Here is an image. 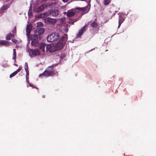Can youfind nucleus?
<instances>
[{
  "label": "nucleus",
  "mask_w": 156,
  "mask_h": 156,
  "mask_svg": "<svg viewBox=\"0 0 156 156\" xmlns=\"http://www.w3.org/2000/svg\"><path fill=\"white\" fill-rule=\"evenodd\" d=\"M41 36H37L36 35H29V39L31 40V45L32 46L36 47L39 44L38 39H41Z\"/></svg>",
  "instance_id": "obj_1"
},
{
  "label": "nucleus",
  "mask_w": 156,
  "mask_h": 156,
  "mask_svg": "<svg viewBox=\"0 0 156 156\" xmlns=\"http://www.w3.org/2000/svg\"><path fill=\"white\" fill-rule=\"evenodd\" d=\"M118 14L119 15V24L118 27V28L120 26L122 23L125 20V16H126V15L123 13L122 12L119 13Z\"/></svg>",
  "instance_id": "obj_4"
},
{
  "label": "nucleus",
  "mask_w": 156,
  "mask_h": 156,
  "mask_svg": "<svg viewBox=\"0 0 156 156\" xmlns=\"http://www.w3.org/2000/svg\"><path fill=\"white\" fill-rule=\"evenodd\" d=\"M56 46L57 49L58 48L59 49H61L63 47V43L61 41L58 42Z\"/></svg>",
  "instance_id": "obj_16"
},
{
  "label": "nucleus",
  "mask_w": 156,
  "mask_h": 156,
  "mask_svg": "<svg viewBox=\"0 0 156 156\" xmlns=\"http://www.w3.org/2000/svg\"><path fill=\"white\" fill-rule=\"evenodd\" d=\"M51 5V4H50L49 5V6H50Z\"/></svg>",
  "instance_id": "obj_40"
},
{
  "label": "nucleus",
  "mask_w": 156,
  "mask_h": 156,
  "mask_svg": "<svg viewBox=\"0 0 156 156\" xmlns=\"http://www.w3.org/2000/svg\"><path fill=\"white\" fill-rule=\"evenodd\" d=\"M12 59L14 60L15 61L16 59V52L15 49H13V54Z\"/></svg>",
  "instance_id": "obj_22"
},
{
  "label": "nucleus",
  "mask_w": 156,
  "mask_h": 156,
  "mask_svg": "<svg viewBox=\"0 0 156 156\" xmlns=\"http://www.w3.org/2000/svg\"><path fill=\"white\" fill-rule=\"evenodd\" d=\"M26 82H27V83H28V84H29V83H29V81L28 80H26Z\"/></svg>",
  "instance_id": "obj_37"
},
{
  "label": "nucleus",
  "mask_w": 156,
  "mask_h": 156,
  "mask_svg": "<svg viewBox=\"0 0 156 156\" xmlns=\"http://www.w3.org/2000/svg\"><path fill=\"white\" fill-rule=\"evenodd\" d=\"M30 53L33 55H39L40 54V52L38 49H30Z\"/></svg>",
  "instance_id": "obj_9"
},
{
  "label": "nucleus",
  "mask_w": 156,
  "mask_h": 156,
  "mask_svg": "<svg viewBox=\"0 0 156 156\" xmlns=\"http://www.w3.org/2000/svg\"><path fill=\"white\" fill-rule=\"evenodd\" d=\"M86 26V25L85 26L83 27L80 30H79L78 33L76 34V37H79L83 34V33L86 30L85 27Z\"/></svg>",
  "instance_id": "obj_13"
},
{
  "label": "nucleus",
  "mask_w": 156,
  "mask_h": 156,
  "mask_svg": "<svg viewBox=\"0 0 156 156\" xmlns=\"http://www.w3.org/2000/svg\"><path fill=\"white\" fill-rule=\"evenodd\" d=\"M90 4L89 3H88V5L85 7H78L76 8V9L82 11L84 13H88L90 11Z\"/></svg>",
  "instance_id": "obj_5"
},
{
  "label": "nucleus",
  "mask_w": 156,
  "mask_h": 156,
  "mask_svg": "<svg viewBox=\"0 0 156 156\" xmlns=\"http://www.w3.org/2000/svg\"><path fill=\"white\" fill-rule=\"evenodd\" d=\"M24 69L26 72H29L28 66V64L27 62L25 63V65L24 67Z\"/></svg>",
  "instance_id": "obj_24"
},
{
  "label": "nucleus",
  "mask_w": 156,
  "mask_h": 156,
  "mask_svg": "<svg viewBox=\"0 0 156 156\" xmlns=\"http://www.w3.org/2000/svg\"><path fill=\"white\" fill-rule=\"evenodd\" d=\"M77 20H76L73 21V23H72V24H74V22L76 21Z\"/></svg>",
  "instance_id": "obj_36"
},
{
  "label": "nucleus",
  "mask_w": 156,
  "mask_h": 156,
  "mask_svg": "<svg viewBox=\"0 0 156 156\" xmlns=\"http://www.w3.org/2000/svg\"><path fill=\"white\" fill-rule=\"evenodd\" d=\"M50 15H51L50 10L44 13L43 14H40L39 17H40L45 18L47 16H49Z\"/></svg>",
  "instance_id": "obj_14"
},
{
  "label": "nucleus",
  "mask_w": 156,
  "mask_h": 156,
  "mask_svg": "<svg viewBox=\"0 0 156 156\" xmlns=\"http://www.w3.org/2000/svg\"><path fill=\"white\" fill-rule=\"evenodd\" d=\"M27 87H28V85H27Z\"/></svg>",
  "instance_id": "obj_39"
},
{
  "label": "nucleus",
  "mask_w": 156,
  "mask_h": 156,
  "mask_svg": "<svg viewBox=\"0 0 156 156\" xmlns=\"http://www.w3.org/2000/svg\"><path fill=\"white\" fill-rule=\"evenodd\" d=\"M59 34L57 33H52L47 37V41L49 42H53L57 40L59 38Z\"/></svg>",
  "instance_id": "obj_2"
},
{
  "label": "nucleus",
  "mask_w": 156,
  "mask_h": 156,
  "mask_svg": "<svg viewBox=\"0 0 156 156\" xmlns=\"http://www.w3.org/2000/svg\"><path fill=\"white\" fill-rule=\"evenodd\" d=\"M44 28H37L34 31V34L37 36H39L40 35L44 34Z\"/></svg>",
  "instance_id": "obj_8"
},
{
  "label": "nucleus",
  "mask_w": 156,
  "mask_h": 156,
  "mask_svg": "<svg viewBox=\"0 0 156 156\" xmlns=\"http://www.w3.org/2000/svg\"><path fill=\"white\" fill-rule=\"evenodd\" d=\"M47 21L48 22H50L52 23H55L56 22L55 19H51L50 18H47Z\"/></svg>",
  "instance_id": "obj_20"
},
{
  "label": "nucleus",
  "mask_w": 156,
  "mask_h": 156,
  "mask_svg": "<svg viewBox=\"0 0 156 156\" xmlns=\"http://www.w3.org/2000/svg\"><path fill=\"white\" fill-rule=\"evenodd\" d=\"M14 36L15 35L14 34L9 33L6 35V39L7 40H9L11 39L12 37H14Z\"/></svg>",
  "instance_id": "obj_15"
},
{
  "label": "nucleus",
  "mask_w": 156,
  "mask_h": 156,
  "mask_svg": "<svg viewBox=\"0 0 156 156\" xmlns=\"http://www.w3.org/2000/svg\"><path fill=\"white\" fill-rule=\"evenodd\" d=\"M29 86L30 87H32L33 88H36V89L37 88V87L36 86H35L33 84H32L31 83H29Z\"/></svg>",
  "instance_id": "obj_29"
},
{
  "label": "nucleus",
  "mask_w": 156,
  "mask_h": 156,
  "mask_svg": "<svg viewBox=\"0 0 156 156\" xmlns=\"http://www.w3.org/2000/svg\"><path fill=\"white\" fill-rule=\"evenodd\" d=\"M32 25L31 24L28 25L26 27V31L27 33V36L29 37V35L31 32L32 29Z\"/></svg>",
  "instance_id": "obj_10"
},
{
  "label": "nucleus",
  "mask_w": 156,
  "mask_h": 156,
  "mask_svg": "<svg viewBox=\"0 0 156 156\" xmlns=\"http://www.w3.org/2000/svg\"><path fill=\"white\" fill-rule=\"evenodd\" d=\"M51 15L53 16H56L58 14V10L57 9H51L50 10Z\"/></svg>",
  "instance_id": "obj_12"
},
{
  "label": "nucleus",
  "mask_w": 156,
  "mask_h": 156,
  "mask_svg": "<svg viewBox=\"0 0 156 156\" xmlns=\"http://www.w3.org/2000/svg\"><path fill=\"white\" fill-rule=\"evenodd\" d=\"M12 32L13 33H16V28H15V27L14 28L13 30L12 31Z\"/></svg>",
  "instance_id": "obj_32"
},
{
  "label": "nucleus",
  "mask_w": 156,
  "mask_h": 156,
  "mask_svg": "<svg viewBox=\"0 0 156 156\" xmlns=\"http://www.w3.org/2000/svg\"><path fill=\"white\" fill-rule=\"evenodd\" d=\"M46 45L44 43H41L39 45V48L41 49L42 51L44 52L45 51L44 48L45 47Z\"/></svg>",
  "instance_id": "obj_17"
},
{
  "label": "nucleus",
  "mask_w": 156,
  "mask_h": 156,
  "mask_svg": "<svg viewBox=\"0 0 156 156\" xmlns=\"http://www.w3.org/2000/svg\"><path fill=\"white\" fill-rule=\"evenodd\" d=\"M75 15V13L73 12L68 11L66 14V15L68 17L72 16Z\"/></svg>",
  "instance_id": "obj_19"
},
{
  "label": "nucleus",
  "mask_w": 156,
  "mask_h": 156,
  "mask_svg": "<svg viewBox=\"0 0 156 156\" xmlns=\"http://www.w3.org/2000/svg\"><path fill=\"white\" fill-rule=\"evenodd\" d=\"M48 6L47 4L43 3L34 9V12L37 13L39 12L46 8Z\"/></svg>",
  "instance_id": "obj_6"
},
{
  "label": "nucleus",
  "mask_w": 156,
  "mask_h": 156,
  "mask_svg": "<svg viewBox=\"0 0 156 156\" xmlns=\"http://www.w3.org/2000/svg\"><path fill=\"white\" fill-rule=\"evenodd\" d=\"M26 80H28V77H26Z\"/></svg>",
  "instance_id": "obj_38"
},
{
  "label": "nucleus",
  "mask_w": 156,
  "mask_h": 156,
  "mask_svg": "<svg viewBox=\"0 0 156 156\" xmlns=\"http://www.w3.org/2000/svg\"><path fill=\"white\" fill-rule=\"evenodd\" d=\"M21 68L20 67H19L18 69L15 71V72H16V74H17L18 72H19L21 70Z\"/></svg>",
  "instance_id": "obj_31"
},
{
  "label": "nucleus",
  "mask_w": 156,
  "mask_h": 156,
  "mask_svg": "<svg viewBox=\"0 0 156 156\" xmlns=\"http://www.w3.org/2000/svg\"><path fill=\"white\" fill-rule=\"evenodd\" d=\"M55 74L54 70L52 69L51 70L46 69L42 73L40 74L39 76H44L46 77L52 76Z\"/></svg>",
  "instance_id": "obj_3"
},
{
  "label": "nucleus",
  "mask_w": 156,
  "mask_h": 156,
  "mask_svg": "<svg viewBox=\"0 0 156 156\" xmlns=\"http://www.w3.org/2000/svg\"><path fill=\"white\" fill-rule=\"evenodd\" d=\"M68 36L67 34H65L61 39V41H62L66 42Z\"/></svg>",
  "instance_id": "obj_18"
},
{
  "label": "nucleus",
  "mask_w": 156,
  "mask_h": 156,
  "mask_svg": "<svg viewBox=\"0 0 156 156\" xmlns=\"http://www.w3.org/2000/svg\"><path fill=\"white\" fill-rule=\"evenodd\" d=\"M98 25V23L95 22V21H93V22L91 25V27L93 28H95L96 27H97Z\"/></svg>",
  "instance_id": "obj_23"
},
{
  "label": "nucleus",
  "mask_w": 156,
  "mask_h": 156,
  "mask_svg": "<svg viewBox=\"0 0 156 156\" xmlns=\"http://www.w3.org/2000/svg\"><path fill=\"white\" fill-rule=\"evenodd\" d=\"M16 72L15 71L10 75V77H12L16 75Z\"/></svg>",
  "instance_id": "obj_27"
},
{
  "label": "nucleus",
  "mask_w": 156,
  "mask_h": 156,
  "mask_svg": "<svg viewBox=\"0 0 156 156\" xmlns=\"http://www.w3.org/2000/svg\"><path fill=\"white\" fill-rule=\"evenodd\" d=\"M47 50L51 52H53L57 50L56 46L53 44L48 45L46 46Z\"/></svg>",
  "instance_id": "obj_7"
},
{
  "label": "nucleus",
  "mask_w": 156,
  "mask_h": 156,
  "mask_svg": "<svg viewBox=\"0 0 156 156\" xmlns=\"http://www.w3.org/2000/svg\"><path fill=\"white\" fill-rule=\"evenodd\" d=\"M12 42L15 44H16L18 42V41L17 40L13 38L12 39Z\"/></svg>",
  "instance_id": "obj_28"
},
{
  "label": "nucleus",
  "mask_w": 156,
  "mask_h": 156,
  "mask_svg": "<svg viewBox=\"0 0 156 156\" xmlns=\"http://www.w3.org/2000/svg\"><path fill=\"white\" fill-rule=\"evenodd\" d=\"M43 25V24L41 22H39L37 23V27H41Z\"/></svg>",
  "instance_id": "obj_26"
},
{
  "label": "nucleus",
  "mask_w": 156,
  "mask_h": 156,
  "mask_svg": "<svg viewBox=\"0 0 156 156\" xmlns=\"http://www.w3.org/2000/svg\"><path fill=\"white\" fill-rule=\"evenodd\" d=\"M26 77H29V72H26Z\"/></svg>",
  "instance_id": "obj_33"
},
{
  "label": "nucleus",
  "mask_w": 156,
  "mask_h": 156,
  "mask_svg": "<svg viewBox=\"0 0 156 156\" xmlns=\"http://www.w3.org/2000/svg\"><path fill=\"white\" fill-rule=\"evenodd\" d=\"M64 30L66 33H67L68 31V28H66Z\"/></svg>",
  "instance_id": "obj_34"
},
{
  "label": "nucleus",
  "mask_w": 156,
  "mask_h": 156,
  "mask_svg": "<svg viewBox=\"0 0 156 156\" xmlns=\"http://www.w3.org/2000/svg\"><path fill=\"white\" fill-rule=\"evenodd\" d=\"M62 0L64 2H67L69 1V0Z\"/></svg>",
  "instance_id": "obj_35"
},
{
  "label": "nucleus",
  "mask_w": 156,
  "mask_h": 156,
  "mask_svg": "<svg viewBox=\"0 0 156 156\" xmlns=\"http://www.w3.org/2000/svg\"><path fill=\"white\" fill-rule=\"evenodd\" d=\"M10 7V5L9 4L6 5H5L2 6L0 8L1 10H6Z\"/></svg>",
  "instance_id": "obj_21"
},
{
  "label": "nucleus",
  "mask_w": 156,
  "mask_h": 156,
  "mask_svg": "<svg viewBox=\"0 0 156 156\" xmlns=\"http://www.w3.org/2000/svg\"><path fill=\"white\" fill-rule=\"evenodd\" d=\"M66 55L65 54L63 53V54L60 56V58L61 59H62L64 58V57H65Z\"/></svg>",
  "instance_id": "obj_30"
},
{
  "label": "nucleus",
  "mask_w": 156,
  "mask_h": 156,
  "mask_svg": "<svg viewBox=\"0 0 156 156\" xmlns=\"http://www.w3.org/2000/svg\"><path fill=\"white\" fill-rule=\"evenodd\" d=\"M10 45V42L8 41L5 40H1L0 41V46H8Z\"/></svg>",
  "instance_id": "obj_11"
},
{
  "label": "nucleus",
  "mask_w": 156,
  "mask_h": 156,
  "mask_svg": "<svg viewBox=\"0 0 156 156\" xmlns=\"http://www.w3.org/2000/svg\"><path fill=\"white\" fill-rule=\"evenodd\" d=\"M111 1V0H105L104 4L105 5H107L110 3Z\"/></svg>",
  "instance_id": "obj_25"
}]
</instances>
